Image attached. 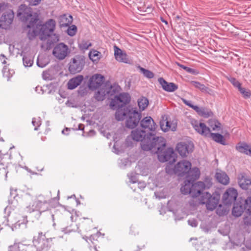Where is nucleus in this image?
Here are the masks:
<instances>
[{
    "label": "nucleus",
    "mask_w": 251,
    "mask_h": 251,
    "mask_svg": "<svg viewBox=\"0 0 251 251\" xmlns=\"http://www.w3.org/2000/svg\"><path fill=\"white\" fill-rule=\"evenodd\" d=\"M109 93V91L106 88H102L95 93L94 97L98 101H102L105 99L106 95Z\"/></svg>",
    "instance_id": "nucleus-27"
},
{
    "label": "nucleus",
    "mask_w": 251,
    "mask_h": 251,
    "mask_svg": "<svg viewBox=\"0 0 251 251\" xmlns=\"http://www.w3.org/2000/svg\"><path fill=\"white\" fill-rule=\"evenodd\" d=\"M49 75V73L47 72H43L42 74V77L44 79H48V75Z\"/></svg>",
    "instance_id": "nucleus-55"
},
{
    "label": "nucleus",
    "mask_w": 251,
    "mask_h": 251,
    "mask_svg": "<svg viewBox=\"0 0 251 251\" xmlns=\"http://www.w3.org/2000/svg\"><path fill=\"white\" fill-rule=\"evenodd\" d=\"M220 199L219 195H211L208 192L202 194L200 199V202L205 204L207 209L213 210L217 206Z\"/></svg>",
    "instance_id": "nucleus-5"
},
{
    "label": "nucleus",
    "mask_w": 251,
    "mask_h": 251,
    "mask_svg": "<svg viewBox=\"0 0 251 251\" xmlns=\"http://www.w3.org/2000/svg\"><path fill=\"white\" fill-rule=\"evenodd\" d=\"M70 53L68 46L63 43L56 44L52 50L53 55L58 60L64 59Z\"/></svg>",
    "instance_id": "nucleus-7"
},
{
    "label": "nucleus",
    "mask_w": 251,
    "mask_h": 251,
    "mask_svg": "<svg viewBox=\"0 0 251 251\" xmlns=\"http://www.w3.org/2000/svg\"><path fill=\"white\" fill-rule=\"evenodd\" d=\"M27 211L31 213L34 211H37V197L36 198L26 207Z\"/></svg>",
    "instance_id": "nucleus-36"
},
{
    "label": "nucleus",
    "mask_w": 251,
    "mask_h": 251,
    "mask_svg": "<svg viewBox=\"0 0 251 251\" xmlns=\"http://www.w3.org/2000/svg\"><path fill=\"white\" fill-rule=\"evenodd\" d=\"M194 146L191 143H179L176 146V150L179 154L182 157L187 156V155L192 152Z\"/></svg>",
    "instance_id": "nucleus-15"
},
{
    "label": "nucleus",
    "mask_w": 251,
    "mask_h": 251,
    "mask_svg": "<svg viewBox=\"0 0 251 251\" xmlns=\"http://www.w3.org/2000/svg\"><path fill=\"white\" fill-rule=\"evenodd\" d=\"M62 231L65 233H67L71 232L70 229H68L67 227L62 228Z\"/></svg>",
    "instance_id": "nucleus-59"
},
{
    "label": "nucleus",
    "mask_w": 251,
    "mask_h": 251,
    "mask_svg": "<svg viewBox=\"0 0 251 251\" xmlns=\"http://www.w3.org/2000/svg\"><path fill=\"white\" fill-rule=\"evenodd\" d=\"M244 223L245 225L249 226L251 224V219L247 217L244 219Z\"/></svg>",
    "instance_id": "nucleus-53"
},
{
    "label": "nucleus",
    "mask_w": 251,
    "mask_h": 251,
    "mask_svg": "<svg viewBox=\"0 0 251 251\" xmlns=\"http://www.w3.org/2000/svg\"><path fill=\"white\" fill-rule=\"evenodd\" d=\"M130 101V95L127 93H123L120 94L118 96H116L113 99L110 103V106L111 108L115 109L117 107H119V103H121V106L123 107L126 104L129 103Z\"/></svg>",
    "instance_id": "nucleus-10"
},
{
    "label": "nucleus",
    "mask_w": 251,
    "mask_h": 251,
    "mask_svg": "<svg viewBox=\"0 0 251 251\" xmlns=\"http://www.w3.org/2000/svg\"><path fill=\"white\" fill-rule=\"evenodd\" d=\"M83 77L82 75H78L71 79L68 82V88L73 90L77 87L82 81Z\"/></svg>",
    "instance_id": "nucleus-23"
},
{
    "label": "nucleus",
    "mask_w": 251,
    "mask_h": 251,
    "mask_svg": "<svg viewBox=\"0 0 251 251\" xmlns=\"http://www.w3.org/2000/svg\"><path fill=\"white\" fill-rule=\"evenodd\" d=\"M174 169L173 170H171L168 167L166 168V172L168 174H170L173 171L174 172Z\"/></svg>",
    "instance_id": "nucleus-62"
},
{
    "label": "nucleus",
    "mask_w": 251,
    "mask_h": 251,
    "mask_svg": "<svg viewBox=\"0 0 251 251\" xmlns=\"http://www.w3.org/2000/svg\"><path fill=\"white\" fill-rule=\"evenodd\" d=\"M191 84L195 88L200 89L202 92H206L209 94H211L212 92V90L211 89L198 81H193L191 82Z\"/></svg>",
    "instance_id": "nucleus-31"
},
{
    "label": "nucleus",
    "mask_w": 251,
    "mask_h": 251,
    "mask_svg": "<svg viewBox=\"0 0 251 251\" xmlns=\"http://www.w3.org/2000/svg\"><path fill=\"white\" fill-rule=\"evenodd\" d=\"M212 184L209 178H206L204 182L198 181L194 184L187 179L184 182V185L181 187L180 190L183 194H190L192 197L197 198L205 189L209 188Z\"/></svg>",
    "instance_id": "nucleus-2"
},
{
    "label": "nucleus",
    "mask_w": 251,
    "mask_h": 251,
    "mask_svg": "<svg viewBox=\"0 0 251 251\" xmlns=\"http://www.w3.org/2000/svg\"><path fill=\"white\" fill-rule=\"evenodd\" d=\"M55 21L51 19H49L44 24L42 25L40 30L41 40H44L47 37H49L52 34L55 29Z\"/></svg>",
    "instance_id": "nucleus-8"
},
{
    "label": "nucleus",
    "mask_w": 251,
    "mask_h": 251,
    "mask_svg": "<svg viewBox=\"0 0 251 251\" xmlns=\"http://www.w3.org/2000/svg\"><path fill=\"white\" fill-rule=\"evenodd\" d=\"M199 115L204 118H208L213 115L212 112L207 108L201 107Z\"/></svg>",
    "instance_id": "nucleus-38"
},
{
    "label": "nucleus",
    "mask_w": 251,
    "mask_h": 251,
    "mask_svg": "<svg viewBox=\"0 0 251 251\" xmlns=\"http://www.w3.org/2000/svg\"><path fill=\"white\" fill-rule=\"evenodd\" d=\"M40 238H46L44 234H43L42 232H39L38 234V236L36 240H39Z\"/></svg>",
    "instance_id": "nucleus-57"
},
{
    "label": "nucleus",
    "mask_w": 251,
    "mask_h": 251,
    "mask_svg": "<svg viewBox=\"0 0 251 251\" xmlns=\"http://www.w3.org/2000/svg\"><path fill=\"white\" fill-rule=\"evenodd\" d=\"M104 77L100 74L93 75L90 80L89 86L91 89H96L102 84Z\"/></svg>",
    "instance_id": "nucleus-19"
},
{
    "label": "nucleus",
    "mask_w": 251,
    "mask_h": 251,
    "mask_svg": "<svg viewBox=\"0 0 251 251\" xmlns=\"http://www.w3.org/2000/svg\"><path fill=\"white\" fill-rule=\"evenodd\" d=\"M177 64L179 67L183 69L184 70H185L188 73H191V74H194L195 73V70L192 68L188 67L183 65L180 64L178 63H177Z\"/></svg>",
    "instance_id": "nucleus-48"
},
{
    "label": "nucleus",
    "mask_w": 251,
    "mask_h": 251,
    "mask_svg": "<svg viewBox=\"0 0 251 251\" xmlns=\"http://www.w3.org/2000/svg\"><path fill=\"white\" fill-rule=\"evenodd\" d=\"M141 119V113L131 108L126 118V125L128 128L133 129L138 125Z\"/></svg>",
    "instance_id": "nucleus-6"
},
{
    "label": "nucleus",
    "mask_w": 251,
    "mask_h": 251,
    "mask_svg": "<svg viewBox=\"0 0 251 251\" xmlns=\"http://www.w3.org/2000/svg\"><path fill=\"white\" fill-rule=\"evenodd\" d=\"M238 183L243 189H247L251 185V179L245 176L244 174H240L238 176Z\"/></svg>",
    "instance_id": "nucleus-25"
},
{
    "label": "nucleus",
    "mask_w": 251,
    "mask_h": 251,
    "mask_svg": "<svg viewBox=\"0 0 251 251\" xmlns=\"http://www.w3.org/2000/svg\"><path fill=\"white\" fill-rule=\"evenodd\" d=\"M77 31V27L75 25H72L70 26L67 30V34L70 36H74Z\"/></svg>",
    "instance_id": "nucleus-42"
},
{
    "label": "nucleus",
    "mask_w": 251,
    "mask_h": 251,
    "mask_svg": "<svg viewBox=\"0 0 251 251\" xmlns=\"http://www.w3.org/2000/svg\"><path fill=\"white\" fill-rule=\"evenodd\" d=\"M84 126L82 124L79 125L78 128L79 130H84Z\"/></svg>",
    "instance_id": "nucleus-63"
},
{
    "label": "nucleus",
    "mask_w": 251,
    "mask_h": 251,
    "mask_svg": "<svg viewBox=\"0 0 251 251\" xmlns=\"http://www.w3.org/2000/svg\"><path fill=\"white\" fill-rule=\"evenodd\" d=\"M35 91L38 93H40L41 92V93L43 94V92H42V87L41 86H38L36 87L35 88Z\"/></svg>",
    "instance_id": "nucleus-56"
},
{
    "label": "nucleus",
    "mask_w": 251,
    "mask_h": 251,
    "mask_svg": "<svg viewBox=\"0 0 251 251\" xmlns=\"http://www.w3.org/2000/svg\"><path fill=\"white\" fill-rule=\"evenodd\" d=\"M31 247L21 243H15L9 247V251H28Z\"/></svg>",
    "instance_id": "nucleus-24"
},
{
    "label": "nucleus",
    "mask_w": 251,
    "mask_h": 251,
    "mask_svg": "<svg viewBox=\"0 0 251 251\" xmlns=\"http://www.w3.org/2000/svg\"><path fill=\"white\" fill-rule=\"evenodd\" d=\"M50 201L42 195L37 196V212L39 215L50 209Z\"/></svg>",
    "instance_id": "nucleus-14"
},
{
    "label": "nucleus",
    "mask_w": 251,
    "mask_h": 251,
    "mask_svg": "<svg viewBox=\"0 0 251 251\" xmlns=\"http://www.w3.org/2000/svg\"><path fill=\"white\" fill-rule=\"evenodd\" d=\"M130 181L133 183H135L137 182V176L136 174H134L133 173H130L129 175H128Z\"/></svg>",
    "instance_id": "nucleus-49"
},
{
    "label": "nucleus",
    "mask_w": 251,
    "mask_h": 251,
    "mask_svg": "<svg viewBox=\"0 0 251 251\" xmlns=\"http://www.w3.org/2000/svg\"><path fill=\"white\" fill-rule=\"evenodd\" d=\"M72 16L71 15H67L64 14L59 18V23L61 26H67L72 22Z\"/></svg>",
    "instance_id": "nucleus-28"
},
{
    "label": "nucleus",
    "mask_w": 251,
    "mask_h": 251,
    "mask_svg": "<svg viewBox=\"0 0 251 251\" xmlns=\"http://www.w3.org/2000/svg\"><path fill=\"white\" fill-rule=\"evenodd\" d=\"M191 167L190 162L182 160L178 162L174 168V172L179 176H183L189 172Z\"/></svg>",
    "instance_id": "nucleus-12"
},
{
    "label": "nucleus",
    "mask_w": 251,
    "mask_h": 251,
    "mask_svg": "<svg viewBox=\"0 0 251 251\" xmlns=\"http://www.w3.org/2000/svg\"><path fill=\"white\" fill-rule=\"evenodd\" d=\"M131 135L134 140L141 142L143 150L156 153L160 162H176V156L174 149L166 148V140L163 137H157L152 132L146 133L145 131L139 129L132 131Z\"/></svg>",
    "instance_id": "nucleus-1"
},
{
    "label": "nucleus",
    "mask_w": 251,
    "mask_h": 251,
    "mask_svg": "<svg viewBox=\"0 0 251 251\" xmlns=\"http://www.w3.org/2000/svg\"><path fill=\"white\" fill-rule=\"evenodd\" d=\"M138 186L141 189H143L146 187V183L144 182H138Z\"/></svg>",
    "instance_id": "nucleus-54"
},
{
    "label": "nucleus",
    "mask_w": 251,
    "mask_h": 251,
    "mask_svg": "<svg viewBox=\"0 0 251 251\" xmlns=\"http://www.w3.org/2000/svg\"><path fill=\"white\" fill-rule=\"evenodd\" d=\"M160 125L161 129L164 132L168 131L170 129H171L172 131H175L176 130V126L174 125L172 127L170 122L169 121L163 120L160 122Z\"/></svg>",
    "instance_id": "nucleus-30"
},
{
    "label": "nucleus",
    "mask_w": 251,
    "mask_h": 251,
    "mask_svg": "<svg viewBox=\"0 0 251 251\" xmlns=\"http://www.w3.org/2000/svg\"><path fill=\"white\" fill-rule=\"evenodd\" d=\"M188 224L192 227H196L198 226L197 220L194 218L189 219L188 221Z\"/></svg>",
    "instance_id": "nucleus-51"
},
{
    "label": "nucleus",
    "mask_w": 251,
    "mask_h": 251,
    "mask_svg": "<svg viewBox=\"0 0 251 251\" xmlns=\"http://www.w3.org/2000/svg\"><path fill=\"white\" fill-rule=\"evenodd\" d=\"M245 207L239 203H236L234 205L232 209V214L235 217H239L243 213Z\"/></svg>",
    "instance_id": "nucleus-32"
},
{
    "label": "nucleus",
    "mask_w": 251,
    "mask_h": 251,
    "mask_svg": "<svg viewBox=\"0 0 251 251\" xmlns=\"http://www.w3.org/2000/svg\"><path fill=\"white\" fill-rule=\"evenodd\" d=\"M14 16V12L11 9L4 12L0 18V27L6 28L13 22Z\"/></svg>",
    "instance_id": "nucleus-13"
},
{
    "label": "nucleus",
    "mask_w": 251,
    "mask_h": 251,
    "mask_svg": "<svg viewBox=\"0 0 251 251\" xmlns=\"http://www.w3.org/2000/svg\"><path fill=\"white\" fill-rule=\"evenodd\" d=\"M225 212H223V211H222L221 212L219 210V208H218L217 210V213L220 215V216H222L223 215H224L225 214Z\"/></svg>",
    "instance_id": "nucleus-60"
},
{
    "label": "nucleus",
    "mask_w": 251,
    "mask_h": 251,
    "mask_svg": "<svg viewBox=\"0 0 251 251\" xmlns=\"http://www.w3.org/2000/svg\"><path fill=\"white\" fill-rule=\"evenodd\" d=\"M228 80L232 84L234 87H237L238 89L240 88V87H241V83L238 80H237L235 78L230 77L228 78Z\"/></svg>",
    "instance_id": "nucleus-47"
},
{
    "label": "nucleus",
    "mask_w": 251,
    "mask_h": 251,
    "mask_svg": "<svg viewBox=\"0 0 251 251\" xmlns=\"http://www.w3.org/2000/svg\"><path fill=\"white\" fill-rule=\"evenodd\" d=\"M158 81L165 91L173 92L178 89L177 85L173 82H168L162 77L159 78Z\"/></svg>",
    "instance_id": "nucleus-20"
},
{
    "label": "nucleus",
    "mask_w": 251,
    "mask_h": 251,
    "mask_svg": "<svg viewBox=\"0 0 251 251\" xmlns=\"http://www.w3.org/2000/svg\"><path fill=\"white\" fill-rule=\"evenodd\" d=\"M69 130V128H66L62 131V133L64 134H68V131Z\"/></svg>",
    "instance_id": "nucleus-61"
},
{
    "label": "nucleus",
    "mask_w": 251,
    "mask_h": 251,
    "mask_svg": "<svg viewBox=\"0 0 251 251\" xmlns=\"http://www.w3.org/2000/svg\"><path fill=\"white\" fill-rule=\"evenodd\" d=\"M49 63L48 59L43 58L42 56H39L37 60L38 66L41 68L45 67Z\"/></svg>",
    "instance_id": "nucleus-39"
},
{
    "label": "nucleus",
    "mask_w": 251,
    "mask_h": 251,
    "mask_svg": "<svg viewBox=\"0 0 251 251\" xmlns=\"http://www.w3.org/2000/svg\"><path fill=\"white\" fill-rule=\"evenodd\" d=\"M114 55L117 61L126 64H130L131 60L129 59L127 54L117 46H114Z\"/></svg>",
    "instance_id": "nucleus-18"
},
{
    "label": "nucleus",
    "mask_w": 251,
    "mask_h": 251,
    "mask_svg": "<svg viewBox=\"0 0 251 251\" xmlns=\"http://www.w3.org/2000/svg\"><path fill=\"white\" fill-rule=\"evenodd\" d=\"M138 104L140 109L142 111L145 110L149 104V100L145 97H142L138 99Z\"/></svg>",
    "instance_id": "nucleus-35"
},
{
    "label": "nucleus",
    "mask_w": 251,
    "mask_h": 251,
    "mask_svg": "<svg viewBox=\"0 0 251 251\" xmlns=\"http://www.w3.org/2000/svg\"><path fill=\"white\" fill-rule=\"evenodd\" d=\"M100 53L97 50H93L90 52L89 57L93 61H97L100 59Z\"/></svg>",
    "instance_id": "nucleus-40"
},
{
    "label": "nucleus",
    "mask_w": 251,
    "mask_h": 251,
    "mask_svg": "<svg viewBox=\"0 0 251 251\" xmlns=\"http://www.w3.org/2000/svg\"><path fill=\"white\" fill-rule=\"evenodd\" d=\"M41 1V0H28L29 4L31 6H36Z\"/></svg>",
    "instance_id": "nucleus-52"
},
{
    "label": "nucleus",
    "mask_w": 251,
    "mask_h": 251,
    "mask_svg": "<svg viewBox=\"0 0 251 251\" xmlns=\"http://www.w3.org/2000/svg\"><path fill=\"white\" fill-rule=\"evenodd\" d=\"M21 55L23 56V64L25 67H31L33 63V59L31 55L26 54L25 52H22Z\"/></svg>",
    "instance_id": "nucleus-29"
},
{
    "label": "nucleus",
    "mask_w": 251,
    "mask_h": 251,
    "mask_svg": "<svg viewBox=\"0 0 251 251\" xmlns=\"http://www.w3.org/2000/svg\"><path fill=\"white\" fill-rule=\"evenodd\" d=\"M238 90L245 98L247 99L250 97L251 93L249 90L243 87H240Z\"/></svg>",
    "instance_id": "nucleus-43"
},
{
    "label": "nucleus",
    "mask_w": 251,
    "mask_h": 251,
    "mask_svg": "<svg viewBox=\"0 0 251 251\" xmlns=\"http://www.w3.org/2000/svg\"><path fill=\"white\" fill-rule=\"evenodd\" d=\"M0 57H2L4 59L2 61V64H5L6 63V58L3 54H1L0 55Z\"/></svg>",
    "instance_id": "nucleus-58"
},
{
    "label": "nucleus",
    "mask_w": 251,
    "mask_h": 251,
    "mask_svg": "<svg viewBox=\"0 0 251 251\" xmlns=\"http://www.w3.org/2000/svg\"><path fill=\"white\" fill-rule=\"evenodd\" d=\"M217 180L223 185H227L229 182V178L227 174L221 170L217 171L215 174Z\"/></svg>",
    "instance_id": "nucleus-22"
},
{
    "label": "nucleus",
    "mask_w": 251,
    "mask_h": 251,
    "mask_svg": "<svg viewBox=\"0 0 251 251\" xmlns=\"http://www.w3.org/2000/svg\"><path fill=\"white\" fill-rule=\"evenodd\" d=\"M66 104L69 107H76L77 106L76 103L73 100H68L66 102Z\"/></svg>",
    "instance_id": "nucleus-50"
},
{
    "label": "nucleus",
    "mask_w": 251,
    "mask_h": 251,
    "mask_svg": "<svg viewBox=\"0 0 251 251\" xmlns=\"http://www.w3.org/2000/svg\"><path fill=\"white\" fill-rule=\"evenodd\" d=\"M249 147L250 146L245 142H240L236 145V149L239 152L247 155Z\"/></svg>",
    "instance_id": "nucleus-33"
},
{
    "label": "nucleus",
    "mask_w": 251,
    "mask_h": 251,
    "mask_svg": "<svg viewBox=\"0 0 251 251\" xmlns=\"http://www.w3.org/2000/svg\"><path fill=\"white\" fill-rule=\"evenodd\" d=\"M187 179L190 180L191 182H193L194 181L198 179L200 176V171L199 168L195 167L190 169L189 172L187 173Z\"/></svg>",
    "instance_id": "nucleus-26"
},
{
    "label": "nucleus",
    "mask_w": 251,
    "mask_h": 251,
    "mask_svg": "<svg viewBox=\"0 0 251 251\" xmlns=\"http://www.w3.org/2000/svg\"><path fill=\"white\" fill-rule=\"evenodd\" d=\"M247 155H249L251 156V147H249L248 154Z\"/></svg>",
    "instance_id": "nucleus-64"
},
{
    "label": "nucleus",
    "mask_w": 251,
    "mask_h": 251,
    "mask_svg": "<svg viewBox=\"0 0 251 251\" xmlns=\"http://www.w3.org/2000/svg\"><path fill=\"white\" fill-rule=\"evenodd\" d=\"M85 64L84 58L79 55H76L72 58L69 63V70L71 74H76L80 72Z\"/></svg>",
    "instance_id": "nucleus-9"
},
{
    "label": "nucleus",
    "mask_w": 251,
    "mask_h": 251,
    "mask_svg": "<svg viewBox=\"0 0 251 251\" xmlns=\"http://www.w3.org/2000/svg\"><path fill=\"white\" fill-rule=\"evenodd\" d=\"M91 46V43L88 41L83 40L79 43V47L81 50H87Z\"/></svg>",
    "instance_id": "nucleus-44"
},
{
    "label": "nucleus",
    "mask_w": 251,
    "mask_h": 251,
    "mask_svg": "<svg viewBox=\"0 0 251 251\" xmlns=\"http://www.w3.org/2000/svg\"><path fill=\"white\" fill-rule=\"evenodd\" d=\"M238 193L236 189L233 188L227 189L223 196V203L226 205H230L235 202Z\"/></svg>",
    "instance_id": "nucleus-11"
},
{
    "label": "nucleus",
    "mask_w": 251,
    "mask_h": 251,
    "mask_svg": "<svg viewBox=\"0 0 251 251\" xmlns=\"http://www.w3.org/2000/svg\"><path fill=\"white\" fill-rule=\"evenodd\" d=\"M140 126L143 128L147 129L152 133L155 131L157 127L153 120L150 116L145 117L141 120L140 121Z\"/></svg>",
    "instance_id": "nucleus-17"
},
{
    "label": "nucleus",
    "mask_w": 251,
    "mask_h": 251,
    "mask_svg": "<svg viewBox=\"0 0 251 251\" xmlns=\"http://www.w3.org/2000/svg\"><path fill=\"white\" fill-rule=\"evenodd\" d=\"M32 124L33 126H35L34 130H37L38 128L41 125V120L40 117L38 118H33L32 121Z\"/></svg>",
    "instance_id": "nucleus-45"
},
{
    "label": "nucleus",
    "mask_w": 251,
    "mask_h": 251,
    "mask_svg": "<svg viewBox=\"0 0 251 251\" xmlns=\"http://www.w3.org/2000/svg\"><path fill=\"white\" fill-rule=\"evenodd\" d=\"M52 238H40L36 240L34 237L33 243L39 250H48L51 246Z\"/></svg>",
    "instance_id": "nucleus-16"
},
{
    "label": "nucleus",
    "mask_w": 251,
    "mask_h": 251,
    "mask_svg": "<svg viewBox=\"0 0 251 251\" xmlns=\"http://www.w3.org/2000/svg\"><path fill=\"white\" fill-rule=\"evenodd\" d=\"M117 107L118 109L115 113V118L118 121L124 120L126 118L128 114V111H130L131 108L126 107L123 108L121 106Z\"/></svg>",
    "instance_id": "nucleus-21"
},
{
    "label": "nucleus",
    "mask_w": 251,
    "mask_h": 251,
    "mask_svg": "<svg viewBox=\"0 0 251 251\" xmlns=\"http://www.w3.org/2000/svg\"><path fill=\"white\" fill-rule=\"evenodd\" d=\"M208 124L213 130L219 131L221 129V124L215 119L209 120Z\"/></svg>",
    "instance_id": "nucleus-34"
},
{
    "label": "nucleus",
    "mask_w": 251,
    "mask_h": 251,
    "mask_svg": "<svg viewBox=\"0 0 251 251\" xmlns=\"http://www.w3.org/2000/svg\"><path fill=\"white\" fill-rule=\"evenodd\" d=\"M138 68L140 70L141 73L143 74L145 77L150 79L154 77V74L151 71L144 69L140 66H139Z\"/></svg>",
    "instance_id": "nucleus-37"
},
{
    "label": "nucleus",
    "mask_w": 251,
    "mask_h": 251,
    "mask_svg": "<svg viewBox=\"0 0 251 251\" xmlns=\"http://www.w3.org/2000/svg\"><path fill=\"white\" fill-rule=\"evenodd\" d=\"M245 209L247 210L248 213L251 215V196L249 197L245 201Z\"/></svg>",
    "instance_id": "nucleus-46"
},
{
    "label": "nucleus",
    "mask_w": 251,
    "mask_h": 251,
    "mask_svg": "<svg viewBox=\"0 0 251 251\" xmlns=\"http://www.w3.org/2000/svg\"><path fill=\"white\" fill-rule=\"evenodd\" d=\"M17 16L24 22H28L27 27L31 28L34 26L36 19L32 15V9L25 4H21L18 10Z\"/></svg>",
    "instance_id": "nucleus-4"
},
{
    "label": "nucleus",
    "mask_w": 251,
    "mask_h": 251,
    "mask_svg": "<svg viewBox=\"0 0 251 251\" xmlns=\"http://www.w3.org/2000/svg\"><path fill=\"white\" fill-rule=\"evenodd\" d=\"M191 124L194 129L199 134L204 136H210L216 142L225 145L224 136L219 133H210V129L204 123H200L196 120H192Z\"/></svg>",
    "instance_id": "nucleus-3"
},
{
    "label": "nucleus",
    "mask_w": 251,
    "mask_h": 251,
    "mask_svg": "<svg viewBox=\"0 0 251 251\" xmlns=\"http://www.w3.org/2000/svg\"><path fill=\"white\" fill-rule=\"evenodd\" d=\"M182 100L184 104H185L186 105L189 106L190 107L193 108L199 114V113L200 111V110L201 109V107H199L197 105H194L192 104L191 103V101H188L184 99H182Z\"/></svg>",
    "instance_id": "nucleus-41"
}]
</instances>
